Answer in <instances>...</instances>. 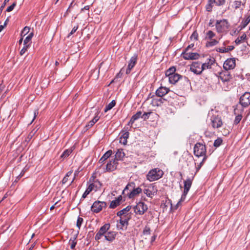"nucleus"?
<instances>
[{
  "mask_svg": "<svg viewBox=\"0 0 250 250\" xmlns=\"http://www.w3.org/2000/svg\"><path fill=\"white\" fill-rule=\"evenodd\" d=\"M24 173V171L23 170H22L21 173L16 177L15 180V182H18L19 181V180L23 176Z\"/></svg>",
  "mask_w": 250,
  "mask_h": 250,
  "instance_id": "nucleus-59",
  "label": "nucleus"
},
{
  "mask_svg": "<svg viewBox=\"0 0 250 250\" xmlns=\"http://www.w3.org/2000/svg\"><path fill=\"white\" fill-rule=\"evenodd\" d=\"M214 1L213 0H208V4L206 6V10L208 12H210L212 10V4L214 3Z\"/></svg>",
  "mask_w": 250,
  "mask_h": 250,
  "instance_id": "nucleus-36",
  "label": "nucleus"
},
{
  "mask_svg": "<svg viewBox=\"0 0 250 250\" xmlns=\"http://www.w3.org/2000/svg\"><path fill=\"white\" fill-rule=\"evenodd\" d=\"M117 162L115 159L110 161L106 165V169L107 171H112L116 169Z\"/></svg>",
  "mask_w": 250,
  "mask_h": 250,
  "instance_id": "nucleus-18",
  "label": "nucleus"
},
{
  "mask_svg": "<svg viewBox=\"0 0 250 250\" xmlns=\"http://www.w3.org/2000/svg\"><path fill=\"white\" fill-rule=\"evenodd\" d=\"M199 56L200 55L198 53L194 52L187 53L186 52H184L181 54V56L186 60L198 59Z\"/></svg>",
  "mask_w": 250,
  "mask_h": 250,
  "instance_id": "nucleus-15",
  "label": "nucleus"
},
{
  "mask_svg": "<svg viewBox=\"0 0 250 250\" xmlns=\"http://www.w3.org/2000/svg\"><path fill=\"white\" fill-rule=\"evenodd\" d=\"M127 139H123L120 137V143L125 145L127 143Z\"/></svg>",
  "mask_w": 250,
  "mask_h": 250,
  "instance_id": "nucleus-64",
  "label": "nucleus"
},
{
  "mask_svg": "<svg viewBox=\"0 0 250 250\" xmlns=\"http://www.w3.org/2000/svg\"><path fill=\"white\" fill-rule=\"evenodd\" d=\"M126 130H128V127H127ZM129 133L128 131H123V133L120 137L122 138L123 139H127L129 137Z\"/></svg>",
  "mask_w": 250,
  "mask_h": 250,
  "instance_id": "nucleus-49",
  "label": "nucleus"
},
{
  "mask_svg": "<svg viewBox=\"0 0 250 250\" xmlns=\"http://www.w3.org/2000/svg\"><path fill=\"white\" fill-rule=\"evenodd\" d=\"M163 171L159 168L150 170L146 175L147 179L150 182L154 181L160 179L163 175Z\"/></svg>",
  "mask_w": 250,
  "mask_h": 250,
  "instance_id": "nucleus-4",
  "label": "nucleus"
},
{
  "mask_svg": "<svg viewBox=\"0 0 250 250\" xmlns=\"http://www.w3.org/2000/svg\"><path fill=\"white\" fill-rule=\"evenodd\" d=\"M235 67V60L234 58L228 59L224 63L223 68L227 71L233 69Z\"/></svg>",
  "mask_w": 250,
  "mask_h": 250,
  "instance_id": "nucleus-11",
  "label": "nucleus"
},
{
  "mask_svg": "<svg viewBox=\"0 0 250 250\" xmlns=\"http://www.w3.org/2000/svg\"><path fill=\"white\" fill-rule=\"evenodd\" d=\"M131 208V207L130 206H127L125 208H123L120 211H118L117 213V216L123 217V215L128 212Z\"/></svg>",
  "mask_w": 250,
  "mask_h": 250,
  "instance_id": "nucleus-29",
  "label": "nucleus"
},
{
  "mask_svg": "<svg viewBox=\"0 0 250 250\" xmlns=\"http://www.w3.org/2000/svg\"><path fill=\"white\" fill-rule=\"evenodd\" d=\"M125 217V216L121 217L120 222L117 225V228L119 229L125 230L127 229L128 225L129 218Z\"/></svg>",
  "mask_w": 250,
  "mask_h": 250,
  "instance_id": "nucleus-14",
  "label": "nucleus"
},
{
  "mask_svg": "<svg viewBox=\"0 0 250 250\" xmlns=\"http://www.w3.org/2000/svg\"><path fill=\"white\" fill-rule=\"evenodd\" d=\"M104 235L102 233H100L99 231L97 232L95 236V240H99L101 239V237Z\"/></svg>",
  "mask_w": 250,
  "mask_h": 250,
  "instance_id": "nucleus-63",
  "label": "nucleus"
},
{
  "mask_svg": "<svg viewBox=\"0 0 250 250\" xmlns=\"http://www.w3.org/2000/svg\"><path fill=\"white\" fill-rule=\"evenodd\" d=\"M34 36L33 32L30 33L24 39L23 41V45L30 44L31 43V39Z\"/></svg>",
  "mask_w": 250,
  "mask_h": 250,
  "instance_id": "nucleus-33",
  "label": "nucleus"
},
{
  "mask_svg": "<svg viewBox=\"0 0 250 250\" xmlns=\"http://www.w3.org/2000/svg\"><path fill=\"white\" fill-rule=\"evenodd\" d=\"M151 113V112H145L143 115L142 114V118L144 120L148 119Z\"/></svg>",
  "mask_w": 250,
  "mask_h": 250,
  "instance_id": "nucleus-56",
  "label": "nucleus"
},
{
  "mask_svg": "<svg viewBox=\"0 0 250 250\" xmlns=\"http://www.w3.org/2000/svg\"><path fill=\"white\" fill-rule=\"evenodd\" d=\"M16 5V2H15L12 5H11L10 6H9V7H8L7 8L6 11L7 12L12 11L14 9V7H15Z\"/></svg>",
  "mask_w": 250,
  "mask_h": 250,
  "instance_id": "nucleus-52",
  "label": "nucleus"
},
{
  "mask_svg": "<svg viewBox=\"0 0 250 250\" xmlns=\"http://www.w3.org/2000/svg\"><path fill=\"white\" fill-rule=\"evenodd\" d=\"M250 22V15L245 18L240 24L241 29L245 28Z\"/></svg>",
  "mask_w": 250,
  "mask_h": 250,
  "instance_id": "nucleus-30",
  "label": "nucleus"
},
{
  "mask_svg": "<svg viewBox=\"0 0 250 250\" xmlns=\"http://www.w3.org/2000/svg\"><path fill=\"white\" fill-rule=\"evenodd\" d=\"M216 50L217 52L222 53H224L227 52V51H226V48H225V47L219 48L217 49Z\"/></svg>",
  "mask_w": 250,
  "mask_h": 250,
  "instance_id": "nucleus-62",
  "label": "nucleus"
},
{
  "mask_svg": "<svg viewBox=\"0 0 250 250\" xmlns=\"http://www.w3.org/2000/svg\"><path fill=\"white\" fill-rule=\"evenodd\" d=\"M239 104L243 107H248L250 104V92H245L240 97Z\"/></svg>",
  "mask_w": 250,
  "mask_h": 250,
  "instance_id": "nucleus-10",
  "label": "nucleus"
},
{
  "mask_svg": "<svg viewBox=\"0 0 250 250\" xmlns=\"http://www.w3.org/2000/svg\"><path fill=\"white\" fill-rule=\"evenodd\" d=\"M218 43V42L215 39H211L210 41L207 42L206 43L207 47H212L216 45Z\"/></svg>",
  "mask_w": 250,
  "mask_h": 250,
  "instance_id": "nucleus-35",
  "label": "nucleus"
},
{
  "mask_svg": "<svg viewBox=\"0 0 250 250\" xmlns=\"http://www.w3.org/2000/svg\"><path fill=\"white\" fill-rule=\"evenodd\" d=\"M30 46V44H25L23 45V48L21 50L20 53L21 56H22L26 51H27V49L29 48Z\"/></svg>",
  "mask_w": 250,
  "mask_h": 250,
  "instance_id": "nucleus-44",
  "label": "nucleus"
},
{
  "mask_svg": "<svg viewBox=\"0 0 250 250\" xmlns=\"http://www.w3.org/2000/svg\"><path fill=\"white\" fill-rule=\"evenodd\" d=\"M207 152L206 146L200 143H197L195 144L194 147V154L198 157L206 156V153Z\"/></svg>",
  "mask_w": 250,
  "mask_h": 250,
  "instance_id": "nucleus-6",
  "label": "nucleus"
},
{
  "mask_svg": "<svg viewBox=\"0 0 250 250\" xmlns=\"http://www.w3.org/2000/svg\"><path fill=\"white\" fill-rule=\"evenodd\" d=\"M83 219L82 217H79L77 219V227L79 229H80L81 225L83 222Z\"/></svg>",
  "mask_w": 250,
  "mask_h": 250,
  "instance_id": "nucleus-51",
  "label": "nucleus"
},
{
  "mask_svg": "<svg viewBox=\"0 0 250 250\" xmlns=\"http://www.w3.org/2000/svg\"><path fill=\"white\" fill-rule=\"evenodd\" d=\"M169 91V88L166 87L161 86L156 90L155 94L157 97L162 98L168 93Z\"/></svg>",
  "mask_w": 250,
  "mask_h": 250,
  "instance_id": "nucleus-17",
  "label": "nucleus"
},
{
  "mask_svg": "<svg viewBox=\"0 0 250 250\" xmlns=\"http://www.w3.org/2000/svg\"><path fill=\"white\" fill-rule=\"evenodd\" d=\"M212 63H210L209 62H205L202 63L201 62V68L202 69V71L206 69L211 68V65Z\"/></svg>",
  "mask_w": 250,
  "mask_h": 250,
  "instance_id": "nucleus-40",
  "label": "nucleus"
},
{
  "mask_svg": "<svg viewBox=\"0 0 250 250\" xmlns=\"http://www.w3.org/2000/svg\"><path fill=\"white\" fill-rule=\"evenodd\" d=\"M115 158L114 159L117 161L122 160L123 158L125 156V154L123 151V149H118L115 154Z\"/></svg>",
  "mask_w": 250,
  "mask_h": 250,
  "instance_id": "nucleus-23",
  "label": "nucleus"
},
{
  "mask_svg": "<svg viewBox=\"0 0 250 250\" xmlns=\"http://www.w3.org/2000/svg\"><path fill=\"white\" fill-rule=\"evenodd\" d=\"M207 159V156H205L204 157L203 160H202V161L199 164V165L198 166V167H196V170L197 171H198L200 168H201V167L202 166L204 162H205V161Z\"/></svg>",
  "mask_w": 250,
  "mask_h": 250,
  "instance_id": "nucleus-60",
  "label": "nucleus"
},
{
  "mask_svg": "<svg viewBox=\"0 0 250 250\" xmlns=\"http://www.w3.org/2000/svg\"><path fill=\"white\" fill-rule=\"evenodd\" d=\"M116 101L115 100H112L109 104H108L105 107L104 109V112H107L108 110L111 109L115 105H116Z\"/></svg>",
  "mask_w": 250,
  "mask_h": 250,
  "instance_id": "nucleus-34",
  "label": "nucleus"
},
{
  "mask_svg": "<svg viewBox=\"0 0 250 250\" xmlns=\"http://www.w3.org/2000/svg\"><path fill=\"white\" fill-rule=\"evenodd\" d=\"M188 193H185V191L183 192V193L181 196L180 200L179 201V202L177 203V204L176 205L177 206H179L181 204V202L185 201Z\"/></svg>",
  "mask_w": 250,
  "mask_h": 250,
  "instance_id": "nucleus-48",
  "label": "nucleus"
},
{
  "mask_svg": "<svg viewBox=\"0 0 250 250\" xmlns=\"http://www.w3.org/2000/svg\"><path fill=\"white\" fill-rule=\"evenodd\" d=\"M222 143L223 140L222 138L218 137L214 141L213 146L215 147H218L222 145Z\"/></svg>",
  "mask_w": 250,
  "mask_h": 250,
  "instance_id": "nucleus-38",
  "label": "nucleus"
},
{
  "mask_svg": "<svg viewBox=\"0 0 250 250\" xmlns=\"http://www.w3.org/2000/svg\"><path fill=\"white\" fill-rule=\"evenodd\" d=\"M144 193L148 197L152 198L158 191L157 187L154 184H150L144 189Z\"/></svg>",
  "mask_w": 250,
  "mask_h": 250,
  "instance_id": "nucleus-7",
  "label": "nucleus"
},
{
  "mask_svg": "<svg viewBox=\"0 0 250 250\" xmlns=\"http://www.w3.org/2000/svg\"><path fill=\"white\" fill-rule=\"evenodd\" d=\"M211 125L214 128L220 127L222 125V121L220 117L212 116L210 118Z\"/></svg>",
  "mask_w": 250,
  "mask_h": 250,
  "instance_id": "nucleus-16",
  "label": "nucleus"
},
{
  "mask_svg": "<svg viewBox=\"0 0 250 250\" xmlns=\"http://www.w3.org/2000/svg\"><path fill=\"white\" fill-rule=\"evenodd\" d=\"M79 234V231L73 235V237H71L69 240V244L70 246L71 249H74L77 244V238Z\"/></svg>",
  "mask_w": 250,
  "mask_h": 250,
  "instance_id": "nucleus-19",
  "label": "nucleus"
},
{
  "mask_svg": "<svg viewBox=\"0 0 250 250\" xmlns=\"http://www.w3.org/2000/svg\"><path fill=\"white\" fill-rule=\"evenodd\" d=\"M241 1L236 0L234 2V6L235 9H237L240 7V6L241 5Z\"/></svg>",
  "mask_w": 250,
  "mask_h": 250,
  "instance_id": "nucleus-57",
  "label": "nucleus"
},
{
  "mask_svg": "<svg viewBox=\"0 0 250 250\" xmlns=\"http://www.w3.org/2000/svg\"><path fill=\"white\" fill-rule=\"evenodd\" d=\"M142 192V189L140 187L135 188V184L134 182L129 183L123 191V194L126 193L129 199L133 198Z\"/></svg>",
  "mask_w": 250,
  "mask_h": 250,
  "instance_id": "nucleus-2",
  "label": "nucleus"
},
{
  "mask_svg": "<svg viewBox=\"0 0 250 250\" xmlns=\"http://www.w3.org/2000/svg\"><path fill=\"white\" fill-rule=\"evenodd\" d=\"M102 183L98 180H95L93 181V183L90 184L86 188L84 192L83 193L82 198L84 199L90 193V192L94 190L97 191L102 187Z\"/></svg>",
  "mask_w": 250,
  "mask_h": 250,
  "instance_id": "nucleus-5",
  "label": "nucleus"
},
{
  "mask_svg": "<svg viewBox=\"0 0 250 250\" xmlns=\"http://www.w3.org/2000/svg\"><path fill=\"white\" fill-rule=\"evenodd\" d=\"M247 36L245 33H243L241 36L238 37L235 41V42L237 45L240 44L246 39Z\"/></svg>",
  "mask_w": 250,
  "mask_h": 250,
  "instance_id": "nucleus-32",
  "label": "nucleus"
},
{
  "mask_svg": "<svg viewBox=\"0 0 250 250\" xmlns=\"http://www.w3.org/2000/svg\"><path fill=\"white\" fill-rule=\"evenodd\" d=\"M106 206V203L105 202L97 201L93 203L91 207V209L93 212L98 213L102 210L103 208H105Z\"/></svg>",
  "mask_w": 250,
  "mask_h": 250,
  "instance_id": "nucleus-8",
  "label": "nucleus"
},
{
  "mask_svg": "<svg viewBox=\"0 0 250 250\" xmlns=\"http://www.w3.org/2000/svg\"><path fill=\"white\" fill-rule=\"evenodd\" d=\"M93 122L89 121V123L85 126V128L86 130H87L88 129L91 128L94 124H93Z\"/></svg>",
  "mask_w": 250,
  "mask_h": 250,
  "instance_id": "nucleus-61",
  "label": "nucleus"
},
{
  "mask_svg": "<svg viewBox=\"0 0 250 250\" xmlns=\"http://www.w3.org/2000/svg\"><path fill=\"white\" fill-rule=\"evenodd\" d=\"M244 107H243L241 104L236 105V107L234 109V114L242 115Z\"/></svg>",
  "mask_w": 250,
  "mask_h": 250,
  "instance_id": "nucleus-28",
  "label": "nucleus"
},
{
  "mask_svg": "<svg viewBox=\"0 0 250 250\" xmlns=\"http://www.w3.org/2000/svg\"><path fill=\"white\" fill-rule=\"evenodd\" d=\"M100 111H97L95 114V115L93 119L91 120V122H93V124L94 125L100 118V117L99 116Z\"/></svg>",
  "mask_w": 250,
  "mask_h": 250,
  "instance_id": "nucleus-46",
  "label": "nucleus"
},
{
  "mask_svg": "<svg viewBox=\"0 0 250 250\" xmlns=\"http://www.w3.org/2000/svg\"><path fill=\"white\" fill-rule=\"evenodd\" d=\"M198 35L196 31H195L193 32L192 35L190 36V39L191 40H194L195 41L197 40L198 39Z\"/></svg>",
  "mask_w": 250,
  "mask_h": 250,
  "instance_id": "nucleus-53",
  "label": "nucleus"
},
{
  "mask_svg": "<svg viewBox=\"0 0 250 250\" xmlns=\"http://www.w3.org/2000/svg\"><path fill=\"white\" fill-rule=\"evenodd\" d=\"M229 26L230 24L226 19L217 20L215 23L216 30L218 33L227 32Z\"/></svg>",
  "mask_w": 250,
  "mask_h": 250,
  "instance_id": "nucleus-3",
  "label": "nucleus"
},
{
  "mask_svg": "<svg viewBox=\"0 0 250 250\" xmlns=\"http://www.w3.org/2000/svg\"><path fill=\"white\" fill-rule=\"evenodd\" d=\"M78 28V25H76V26H75L72 30H71V31L70 32V33L68 34V38H69L71 35H73L75 32H76V31L77 30Z\"/></svg>",
  "mask_w": 250,
  "mask_h": 250,
  "instance_id": "nucleus-58",
  "label": "nucleus"
},
{
  "mask_svg": "<svg viewBox=\"0 0 250 250\" xmlns=\"http://www.w3.org/2000/svg\"><path fill=\"white\" fill-rule=\"evenodd\" d=\"M137 59L138 55L136 54H134V55L130 58L128 62L127 68L126 70V74H129L130 73L131 70L137 63Z\"/></svg>",
  "mask_w": 250,
  "mask_h": 250,
  "instance_id": "nucleus-12",
  "label": "nucleus"
},
{
  "mask_svg": "<svg viewBox=\"0 0 250 250\" xmlns=\"http://www.w3.org/2000/svg\"><path fill=\"white\" fill-rule=\"evenodd\" d=\"M176 71V68L174 66H172L170 67L167 71L166 72V75L167 77L170 76L171 75L175 73V72Z\"/></svg>",
  "mask_w": 250,
  "mask_h": 250,
  "instance_id": "nucleus-37",
  "label": "nucleus"
},
{
  "mask_svg": "<svg viewBox=\"0 0 250 250\" xmlns=\"http://www.w3.org/2000/svg\"><path fill=\"white\" fill-rule=\"evenodd\" d=\"M150 228L147 226H146L143 230V234L144 235H148V234H150Z\"/></svg>",
  "mask_w": 250,
  "mask_h": 250,
  "instance_id": "nucleus-54",
  "label": "nucleus"
},
{
  "mask_svg": "<svg viewBox=\"0 0 250 250\" xmlns=\"http://www.w3.org/2000/svg\"><path fill=\"white\" fill-rule=\"evenodd\" d=\"M219 83L225 91H229L233 86V80L232 75L229 71L222 70L219 74Z\"/></svg>",
  "mask_w": 250,
  "mask_h": 250,
  "instance_id": "nucleus-1",
  "label": "nucleus"
},
{
  "mask_svg": "<svg viewBox=\"0 0 250 250\" xmlns=\"http://www.w3.org/2000/svg\"><path fill=\"white\" fill-rule=\"evenodd\" d=\"M214 1V3H215L218 6H221L224 4L225 0H213Z\"/></svg>",
  "mask_w": 250,
  "mask_h": 250,
  "instance_id": "nucleus-55",
  "label": "nucleus"
},
{
  "mask_svg": "<svg viewBox=\"0 0 250 250\" xmlns=\"http://www.w3.org/2000/svg\"><path fill=\"white\" fill-rule=\"evenodd\" d=\"M109 228L110 224H105L101 227L99 231L100 233H102L103 235H105L106 233V232H107V231L109 229Z\"/></svg>",
  "mask_w": 250,
  "mask_h": 250,
  "instance_id": "nucleus-31",
  "label": "nucleus"
},
{
  "mask_svg": "<svg viewBox=\"0 0 250 250\" xmlns=\"http://www.w3.org/2000/svg\"><path fill=\"white\" fill-rule=\"evenodd\" d=\"M116 235L115 232L109 231L104 235V237L107 241L112 242L115 239Z\"/></svg>",
  "mask_w": 250,
  "mask_h": 250,
  "instance_id": "nucleus-25",
  "label": "nucleus"
},
{
  "mask_svg": "<svg viewBox=\"0 0 250 250\" xmlns=\"http://www.w3.org/2000/svg\"><path fill=\"white\" fill-rule=\"evenodd\" d=\"M30 28L28 26L24 27L21 32V36H25L30 31Z\"/></svg>",
  "mask_w": 250,
  "mask_h": 250,
  "instance_id": "nucleus-50",
  "label": "nucleus"
},
{
  "mask_svg": "<svg viewBox=\"0 0 250 250\" xmlns=\"http://www.w3.org/2000/svg\"><path fill=\"white\" fill-rule=\"evenodd\" d=\"M181 76L177 73H174L168 76L169 82L172 84H174L180 79Z\"/></svg>",
  "mask_w": 250,
  "mask_h": 250,
  "instance_id": "nucleus-22",
  "label": "nucleus"
},
{
  "mask_svg": "<svg viewBox=\"0 0 250 250\" xmlns=\"http://www.w3.org/2000/svg\"><path fill=\"white\" fill-rule=\"evenodd\" d=\"M152 99L151 101V104L153 106H159L162 104L163 103V99L161 98L160 97L159 98H156L154 97V96H153L152 97Z\"/></svg>",
  "mask_w": 250,
  "mask_h": 250,
  "instance_id": "nucleus-26",
  "label": "nucleus"
},
{
  "mask_svg": "<svg viewBox=\"0 0 250 250\" xmlns=\"http://www.w3.org/2000/svg\"><path fill=\"white\" fill-rule=\"evenodd\" d=\"M112 154V151L111 150H109L107 151L100 158L99 160V163H103L106 160H107Z\"/></svg>",
  "mask_w": 250,
  "mask_h": 250,
  "instance_id": "nucleus-27",
  "label": "nucleus"
},
{
  "mask_svg": "<svg viewBox=\"0 0 250 250\" xmlns=\"http://www.w3.org/2000/svg\"><path fill=\"white\" fill-rule=\"evenodd\" d=\"M100 111H97L95 114V115L93 119L91 120V122H93V124L94 125L100 118V117L99 116Z\"/></svg>",
  "mask_w": 250,
  "mask_h": 250,
  "instance_id": "nucleus-45",
  "label": "nucleus"
},
{
  "mask_svg": "<svg viewBox=\"0 0 250 250\" xmlns=\"http://www.w3.org/2000/svg\"><path fill=\"white\" fill-rule=\"evenodd\" d=\"M74 149V147H70L68 149H65L61 155V158L62 159H64L67 158L73 152Z\"/></svg>",
  "mask_w": 250,
  "mask_h": 250,
  "instance_id": "nucleus-24",
  "label": "nucleus"
},
{
  "mask_svg": "<svg viewBox=\"0 0 250 250\" xmlns=\"http://www.w3.org/2000/svg\"><path fill=\"white\" fill-rule=\"evenodd\" d=\"M72 174V171H68L62 180V184H65L68 180V177Z\"/></svg>",
  "mask_w": 250,
  "mask_h": 250,
  "instance_id": "nucleus-41",
  "label": "nucleus"
},
{
  "mask_svg": "<svg viewBox=\"0 0 250 250\" xmlns=\"http://www.w3.org/2000/svg\"><path fill=\"white\" fill-rule=\"evenodd\" d=\"M215 36V34L212 31L209 30L206 33V39L211 40Z\"/></svg>",
  "mask_w": 250,
  "mask_h": 250,
  "instance_id": "nucleus-42",
  "label": "nucleus"
},
{
  "mask_svg": "<svg viewBox=\"0 0 250 250\" xmlns=\"http://www.w3.org/2000/svg\"><path fill=\"white\" fill-rule=\"evenodd\" d=\"M100 111H97L95 114V115L93 119L91 120V122H93V124L94 125L100 118V117L99 116Z\"/></svg>",
  "mask_w": 250,
  "mask_h": 250,
  "instance_id": "nucleus-47",
  "label": "nucleus"
},
{
  "mask_svg": "<svg viewBox=\"0 0 250 250\" xmlns=\"http://www.w3.org/2000/svg\"><path fill=\"white\" fill-rule=\"evenodd\" d=\"M201 62H194L190 65V69L194 74L199 75L202 72V69L201 68Z\"/></svg>",
  "mask_w": 250,
  "mask_h": 250,
  "instance_id": "nucleus-13",
  "label": "nucleus"
},
{
  "mask_svg": "<svg viewBox=\"0 0 250 250\" xmlns=\"http://www.w3.org/2000/svg\"><path fill=\"white\" fill-rule=\"evenodd\" d=\"M192 179H191L190 178H188L184 181V191H185V193L188 192V191L191 188V186L192 185Z\"/></svg>",
  "mask_w": 250,
  "mask_h": 250,
  "instance_id": "nucleus-21",
  "label": "nucleus"
},
{
  "mask_svg": "<svg viewBox=\"0 0 250 250\" xmlns=\"http://www.w3.org/2000/svg\"><path fill=\"white\" fill-rule=\"evenodd\" d=\"M122 200V195H120L115 200L111 202L109 208H115L120 205L121 200Z\"/></svg>",
  "mask_w": 250,
  "mask_h": 250,
  "instance_id": "nucleus-20",
  "label": "nucleus"
},
{
  "mask_svg": "<svg viewBox=\"0 0 250 250\" xmlns=\"http://www.w3.org/2000/svg\"><path fill=\"white\" fill-rule=\"evenodd\" d=\"M236 117L235 118V119H234V121L233 122V125H238L240 122L241 121L242 119V115H238V114H236Z\"/></svg>",
  "mask_w": 250,
  "mask_h": 250,
  "instance_id": "nucleus-39",
  "label": "nucleus"
},
{
  "mask_svg": "<svg viewBox=\"0 0 250 250\" xmlns=\"http://www.w3.org/2000/svg\"><path fill=\"white\" fill-rule=\"evenodd\" d=\"M147 209V206L142 202H139L134 207L135 213L139 215H143Z\"/></svg>",
  "mask_w": 250,
  "mask_h": 250,
  "instance_id": "nucleus-9",
  "label": "nucleus"
},
{
  "mask_svg": "<svg viewBox=\"0 0 250 250\" xmlns=\"http://www.w3.org/2000/svg\"><path fill=\"white\" fill-rule=\"evenodd\" d=\"M142 112L141 111H137V113L132 116V118L135 121L136 120L139 119L140 117L142 118Z\"/></svg>",
  "mask_w": 250,
  "mask_h": 250,
  "instance_id": "nucleus-43",
  "label": "nucleus"
}]
</instances>
